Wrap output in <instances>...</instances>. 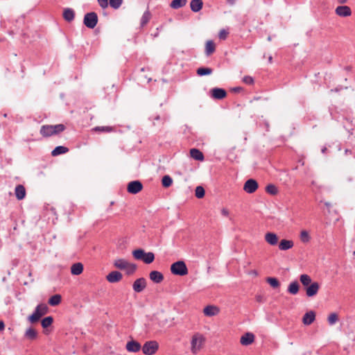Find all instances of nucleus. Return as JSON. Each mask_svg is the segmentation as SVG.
Segmentation results:
<instances>
[{
	"label": "nucleus",
	"instance_id": "obj_1",
	"mask_svg": "<svg viewBox=\"0 0 355 355\" xmlns=\"http://www.w3.org/2000/svg\"><path fill=\"white\" fill-rule=\"evenodd\" d=\"M133 257L136 260L142 261L146 264H150L155 260V254L152 252H146L142 248H137L132 252Z\"/></svg>",
	"mask_w": 355,
	"mask_h": 355
},
{
	"label": "nucleus",
	"instance_id": "obj_2",
	"mask_svg": "<svg viewBox=\"0 0 355 355\" xmlns=\"http://www.w3.org/2000/svg\"><path fill=\"white\" fill-rule=\"evenodd\" d=\"M48 311L49 307L46 304H39L36 306L32 314L28 315V320L32 324L36 323L48 312Z\"/></svg>",
	"mask_w": 355,
	"mask_h": 355
},
{
	"label": "nucleus",
	"instance_id": "obj_3",
	"mask_svg": "<svg viewBox=\"0 0 355 355\" xmlns=\"http://www.w3.org/2000/svg\"><path fill=\"white\" fill-rule=\"evenodd\" d=\"M171 272L177 276H185L188 274L189 270L185 262L178 260L171 265Z\"/></svg>",
	"mask_w": 355,
	"mask_h": 355
},
{
	"label": "nucleus",
	"instance_id": "obj_4",
	"mask_svg": "<svg viewBox=\"0 0 355 355\" xmlns=\"http://www.w3.org/2000/svg\"><path fill=\"white\" fill-rule=\"evenodd\" d=\"M152 121L154 126L162 127L164 124L169 119V116L166 112L161 114H153L148 118Z\"/></svg>",
	"mask_w": 355,
	"mask_h": 355
},
{
	"label": "nucleus",
	"instance_id": "obj_5",
	"mask_svg": "<svg viewBox=\"0 0 355 355\" xmlns=\"http://www.w3.org/2000/svg\"><path fill=\"white\" fill-rule=\"evenodd\" d=\"M98 21V15L95 12H89L84 15L83 24L89 29L94 28Z\"/></svg>",
	"mask_w": 355,
	"mask_h": 355
},
{
	"label": "nucleus",
	"instance_id": "obj_6",
	"mask_svg": "<svg viewBox=\"0 0 355 355\" xmlns=\"http://www.w3.org/2000/svg\"><path fill=\"white\" fill-rule=\"evenodd\" d=\"M141 349L145 355H153L159 349V344L156 340H148L143 345Z\"/></svg>",
	"mask_w": 355,
	"mask_h": 355
},
{
	"label": "nucleus",
	"instance_id": "obj_7",
	"mask_svg": "<svg viewBox=\"0 0 355 355\" xmlns=\"http://www.w3.org/2000/svg\"><path fill=\"white\" fill-rule=\"evenodd\" d=\"M209 95L212 99L219 101L226 98L227 93L225 89L216 87L209 90Z\"/></svg>",
	"mask_w": 355,
	"mask_h": 355
},
{
	"label": "nucleus",
	"instance_id": "obj_8",
	"mask_svg": "<svg viewBox=\"0 0 355 355\" xmlns=\"http://www.w3.org/2000/svg\"><path fill=\"white\" fill-rule=\"evenodd\" d=\"M144 188L143 184L140 180H132L128 183L127 191L130 194H137Z\"/></svg>",
	"mask_w": 355,
	"mask_h": 355
},
{
	"label": "nucleus",
	"instance_id": "obj_9",
	"mask_svg": "<svg viewBox=\"0 0 355 355\" xmlns=\"http://www.w3.org/2000/svg\"><path fill=\"white\" fill-rule=\"evenodd\" d=\"M259 187L257 181L254 179L250 178L244 183L243 190L249 193L252 194L254 193Z\"/></svg>",
	"mask_w": 355,
	"mask_h": 355
},
{
	"label": "nucleus",
	"instance_id": "obj_10",
	"mask_svg": "<svg viewBox=\"0 0 355 355\" xmlns=\"http://www.w3.org/2000/svg\"><path fill=\"white\" fill-rule=\"evenodd\" d=\"M320 289V284L317 282H312L309 286L304 288L306 295L309 297L315 296Z\"/></svg>",
	"mask_w": 355,
	"mask_h": 355
},
{
	"label": "nucleus",
	"instance_id": "obj_11",
	"mask_svg": "<svg viewBox=\"0 0 355 355\" xmlns=\"http://www.w3.org/2000/svg\"><path fill=\"white\" fill-rule=\"evenodd\" d=\"M146 279L144 277L137 279L132 284V289L135 293L142 292L146 287Z\"/></svg>",
	"mask_w": 355,
	"mask_h": 355
},
{
	"label": "nucleus",
	"instance_id": "obj_12",
	"mask_svg": "<svg viewBox=\"0 0 355 355\" xmlns=\"http://www.w3.org/2000/svg\"><path fill=\"white\" fill-rule=\"evenodd\" d=\"M141 344L136 340H134L132 338L131 340H128L126 343L125 349L128 352L136 353V352H139L141 350Z\"/></svg>",
	"mask_w": 355,
	"mask_h": 355
},
{
	"label": "nucleus",
	"instance_id": "obj_13",
	"mask_svg": "<svg viewBox=\"0 0 355 355\" xmlns=\"http://www.w3.org/2000/svg\"><path fill=\"white\" fill-rule=\"evenodd\" d=\"M105 278L108 282L114 284L120 282L122 279L123 275L118 270H113L108 273Z\"/></svg>",
	"mask_w": 355,
	"mask_h": 355
},
{
	"label": "nucleus",
	"instance_id": "obj_14",
	"mask_svg": "<svg viewBox=\"0 0 355 355\" xmlns=\"http://www.w3.org/2000/svg\"><path fill=\"white\" fill-rule=\"evenodd\" d=\"M343 128L349 133L353 135L355 130V119L351 117H345L343 121Z\"/></svg>",
	"mask_w": 355,
	"mask_h": 355
},
{
	"label": "nucleus",
	"instance_id": "obj_15",
	"mask_svg": "<svg viewBox=\"0 0 355 355\" xmlns=\"http://www.w3.org/2000/svg\"><path fill=\"white\" fill-rule=\"evenodd\" d=\"M255 336L251 332L245 333L240 339V343L243 346H248L254 341Z\"/></svg>",
	"mask_w": 355,
	"mask_h": 355
},
{
	"label": "nucleus",
	"instance_id": "obj_16",
	"mask_svg": "<svg viewBox=\"0 0 355 355\" xmlns=\"http://www.w3.org/2000/svg\"><path fill=\"white\" fill-rule=\"evenodd\" d=\"M265 241L270 245L275 246L279 242V236L277 234L272 232H268L265 234Z\"/></svg>",
	"mask_w": 355,
	"mask_h": 355
},
{
	"label": "nucleus",
	"instance_id": "obj_17",
	"mask_svg": "<svg viewBox=\"0 0 355 355\" xmlns=\"http://www.w3.org/2000/svg\"><path fill=\"white\" fill-rule=\"evenodd\" d=\"M335 12L337 15L343 17H349L352 15L351 8L347 6H339L336 10Z\"/></svg>",
	"mask_w": 355,
	"mask_h": 355
},
{
	"label": "nucleus",
	"instance_id": "obj_18",
	"mask_svg": "<svg viewBox=\"0 0 355 355\" xmlns=\"http://www.w3.org/2000/svg\"><path fill=\"white\" fill-rule=\"evenodd\" d=\"M149 278L155 284H160L164 279V275L158 270L150 271Z\"/></svg>",
	"mask_w": 355,
	"mask_h": 355
},
{
	"label": "nucleus",
	"instance_id": "obj_19",
	"mask_svg": "<svg viewBox=\"0 0 355 355\" xmlns=\"http://www.w3.org/2000/svg\"><path fill=\"white\" fill-rule=\"evenodd\" d=\"M315 320V313L313 311H309L303 315L302 322L304 325L311 324Z\"/></svg>",
	"mask_w": 355,
	"mask_h": 355
},
{
	"label": "nucleus",
	"instance_id": "obj_20",
	"mask_svg": "<svg viewBox=\"0 0 355 355\" xmlns=\"http://www.w3.org/2000/svg\"><path fill=\"white\" fill-rule=\"evenodd\" d=\"M277 244L279 249L282 251L291 249L294 245V243L292 240L286 239H282Z\"/></svg>",
	"mask_w": 355,
	"mask_h": 355
},
{
	"label": "nucleus",
	"instance_id": "obj_21",
	"mask_svg": "<svg viewBox=\"0 0 355 355\" xmlns=\"http://www.w3.org/2000/svg\"><path fill=\"white\" fill-rule=\"evenodd\" d=\"M218 307L214 305H207L203 309V313L206 316H214L219 313Z\"/></svg>",
	"mask_w": 355,
	"mask_h": 355
},
{
	"label": "nucleus",
	"instance_id": "obj_22",
	"mask_svg": "<svg viewBox=\"0 0 355 355\" xmlns=\"http://www.w3.org/2000/svg\"><path fill=\"white\" fill-rule=\"evenodd\" d=\"M62 17L66 21L71 22L75 18V11L71 8H64Z\"/></svg>",
	"mask_w": 355,
	"mask_h": 355
},
{
	"label": "nucleus",
	"instance_id": "obj_23",
	"mask_svg": "<svg viewBox=\"0 0 355 355\" xmlns=\"http://www.w3.org/2000/svg\"><path fill=\"white\" fill-rule=\"evenodd\" d=\"M189 154L191 158L196 161H203L205 159V156L203 153L198 148H193L189 150Z\"/></svg>",
	"mask_w": 355,
	"mask_h": 355
},
{
	"label": "nucleus",
	"instance_id": "obj_24",
	"mask_svg": "<svg viewBox=\"0 0 355 355\" xmlns=\"http://www.w3.org/2000/svg\"><path fill=\"white\" fill-rule=\"evenodd\" d=\"M15 193L18 200L24 199L26 194L25 187L21 184L17 185L15 189Z\"/></svg>",
	"mask_w": 355,
	"mask_h": 355
},
{
	"label": "nucleus",
	"instance_id": "obj_25",
	"mask_svg": "<svg viewBox=\"0 0 355 355\" xmlns=\"http://www.w3.org/2000/svg\"><path fill=\"white\" fill-rule=\"evenodd\" d=\"M300 284L297 280L291 282L287 288V292L291 295H297L300 291Z\"/></svg>",
	"mask_w": 355,
	"mask_h": 355
},
{
	"label": "nucleus",
	"instance_id": "obj_26",
	"mask_svg": "<svg viewBox=\"0 0 355 355\" xmlns=\"http://www.w3.org/2000/svg\"><path fill=\"white\" fill-rule=\"evenodd\" d=\"M203 7L202 0H191L190 2V8L192 12H198L202 10Z\"/></svg>",
	"mask_w": 355,
	"mask_h": 355
},
{
	"label": "nucleus",
	"instance_id": "obj_27",
	"mask_svg": "<svg viewBox=\"0 0 355 355\" xmlns=\"http://www.w3.org/2000/svg\"><path fill=\"white\" fill-rule=\"evenodd\" d=\"M84 269L83 264L80 262H77L73 263L71 266V273L73 275H80Z\"/></svg>",
	"mask_w": 355,
	"mask_h": 355
},
{
	"label": "nucleus",
	"instance_id": "obj_28",
	"mask_svg": "<svg viewBox=\"0 0 355 355\" xmlns=\"http://www.w3.org/2000/svg\"><path fill=\"white\" fill-rule=\"evenodd\" d=\"M69 149L64 146H56L51 153L53 157H56L62 154L68 153Z\"/></svg>",
	"mask_w": 355,
	"mask_h": 355
},
{
	"label": "nucleus",
	"instance_id": "obj_29",
	"mask_svg": "<svg viewBox=\"0 0 355 355\" xmlns=\"http://www.w3.org/2000/svg\"><path fill=\"white\" fill-rule=\"evenodd\" d=\"M40 133L44 137H49L51 136L54 135L51 129V125H42Z\"/></svg>",
	"mask_w": 355,
	"mask_h": 355
},
{
	"label": "nucleus",
	"instance_id": "obj_30",
	"mask_svg": "<svg viewBox=\"0 0 355 355\" xmlns=\"http://www.w3.org/2000/svg\"><path fill=\"white\" fill-rule=\"evenodd\" d=\"M62 296L60 294H55L48 300V303L51 306H56L61 303Z\"/></svg>",
	"mask_w": 355,
	"mask_h": 355
},
{
	"label": "nucleus",
	"instance_id": "obj_31",
	"mask_svg": "<svg viewBox=\"0 0 355 355\" xmlns=\"http://www.w3.org/2000/svg\"><path fill=\"white\" fill-rule=\"evenodd\" d=\"M216 51V45L213 40H208L205 44V54L209 56Z\"/></svg>",
	"mask_w": 355,
	"mask_h": 355
},
{
	"label": "nucleus",
	"instance_id": "obj_32",
	"mask_svg": "<svg viewBox=\"0 0 355 355\" xmlns=\"http://www.w3.org/2000/svg\"><path fill=\"white\" fill-rule=\"evenodd\" d=\"M213 72V69L210 67H201L197 69L196 73L199 76H209Z\"/></svg>",
	"mask_w": 355,
	"mask_h": 355
},
{
	"label": "nucleus",
	"instance_id": "obj_33",
	"mask_svg": "<svg viewBox=\"0 0 355 355\" xmlns=\"http://www.w3.org/2000/svg\"><path fill=\"white\" fill-rule=\"evenodd\" d=\"M266 281L272 288H278L280 286V282L277 277H268Z\"/></svg>",
	"mask_w": 355,
	"mask_h": 355
},
{
	"label": "nucleus",
	"instance_id": "obj_34",
	"mask_svg": "<svg viewBox=\"0 0 355 355\" xmlns=\"http://www.w3.org/2000/svg\"><path fill=\"white\" fill-rule=\"evenodd\" d=\"M161 182L164 188H168L173 184V180L169 175H164L162 178Z\"/></svg>",
	"mask_w": 355,
	"mask_h": 355
},
{
	"label": "nucleus",
	"instance_id": "obj_35",
	"mask_svg": "<svg viewBox=\"0 0 355 355\" xmlns=\"http://www.w3.org/2000/svg\"><path fill=\"white\" fill-rule=\"evenodd\" d=\"M127 266L128 261L124 259H118L114 262V266L119 270H125Z\"/></svg>",
	"mask_w": 355,
	"mask_h": 355
},
{
	"label": "nucleus",
	"instance_id": "obj_36",
	"mask_svg": "<svg viewBox=\"0 0 355 355\" xmlns=\"http://www.w3.org/2000/svg\"><path fill=\"white\" fill-rule=\"evenodd\" d=\"M53 322V318L51 315L44 317L41 320V325L42 328L47 329L52 325Z\"/></svg>",
	"mask_w": 355,
	"mask_h": 355
},
{
	"label": "nucleus",
	"instance_id": "obj_37",
	"mask_svg": "<svg viewBox=\"0 0 355 355\" xmlns=\"http://www.w3.org/2000/svg\"><path fill=\"white\" fill-rule=\"evenodd\" d=\"M187 1V0H172L170 3V6L173 9H178L184 6Z\"/></svg>",
	"mask_w": 355,
	"mask_h": 355
},
{
	"label": "nucleus",
	"instance_id": "obj_38",
	"mask_svg": "<svg viewBox=\"0 0 355 355\" xmlns=\"http://www.w3.org/2000/svg\"><path fill=\"white\" fill-rule=\"evenodd\" d=\"M150 17H151V14L150 12V11L148 10H146L141 18V21H140V26L141 27H144L145 25H146L148 24V22L149 21V20L150 19Z\"/></svg>",
	"mask_w": 355,
	"mask_h": 355
},
{
	"label": "nucleus",
	"instance_id": "obj_39",
	"mask_svg": "<svg viewBox=\"0 0 355 355\" xmlns=\"http://www.w3.org/2000/svg\"><path fill=\"white\" fill-rule=\"evenodd\" d=\"M300 281L304 286V288L309 286L311 282L312 279L307 274H302L300 276Z\"/></svg>",
	"mask_w": 355,
	"mask_h": 355
},
{
	"label": "nucleus",
	"instance_id": "obj_40",
	"mask_svg": "<svg viewBox=\"0 0 355 355\" xmlns=\"http://www.w3.org/2000/svg\"><path fill=\"white\" fill-rule=\"evenodd\" d=\"M53 133L54 135H57L60 132H63L66 129V126L64 124L60 123L56 125H51Z\"/></svg>",
	"mask_w": 355,
	"mask_h": 355
},
{
	"label": "nucleus",
	"instance_id": "obj_41",
	"mask_svg": "<svg viewBox=\"0 0 355 355\" xmlns=\"http://www.w3.org/2000/svg\"><path fill=\"white\" fill-rule=\"evenodd\" d=\"M24 336H25L26 338L33 340L36 339V338L37 336V333L35 329H34L32 327H29L26 331V333H25Z\"/></svg>",
	"mask_w": 355,
	"mask_h": 355
},
{
	"label": "nucleus",
	"instance_id": "obj_42",
	"mask_svg": "<svg viewBox=\"0 0 355 355\" xmlns=\"http://www.w3.org/2000/svg\"><path fill=\"white\" fill-rule=\"evenodd\" d=\"M92 130L98 132H110L114 130V128L112 126H96Z\"/></svg>",
	"mask_w": 355,
	"mask_h": 355
},
{
	"label": "nucleus",
	"instance_id": "obj_43",
	"mask_svg": "<svg viewBox=\"0 0 355 355\" xmlns=\"http://www.w3.org/2000/svg\"><path fill=\"white\" fill-rule=\"evenodd\" d=\"M338 315L335 312L331 313L327 318V322L329 325L335 324L338 321Z\"/></svg>",
	"mask_w": 355,
	"mask_h": 355
},
{
	"label": "nucleus",
	"instance_id": "obj_44",
	"mask_svg": "<svg viewBox=\"0 0 355 355\" xmlns=\"http://www.w3.org/2000/svg\"><path fill=\"white\" fill-rule=\"evenodd\" d=\"M266 191L268 194L275 196L278 193V189L275 184H269L266 187Z\"/></svg>",
	"mask_w": 355,
	"mask_h": 355
},
{
	"label": "nucleus",
	"instance_id": "obj_45",
	"mask_svg": "<svg viewBox=\"0 0 355 355\" xmlns=\"http://www.w3.org/2000/svg\"><path fill=\"white\" fill-rule=\"evenodd\" d=\"M205 195V190L202 186H198L195 190V196L197 198H202Z\"/></svg>",
	"mask_w": 355,
	"mask_h": 355
},
{
	"label": "nucleus",
	"instance_id": "obj_46",
	"mask_svg": "<svg viewBox=\"0 0 355 355\" xmlns=\"http://www.w3.org/2000/svg\"><path fill=\"white\" fill-rule=\"evenodd\" d=\"M125 270H126V274L128 275H132L137 270V265L135 263L128 262L127 268H125Z\"/></svg>",
	"mask_w": 355,
	"mask_h": 355
},
{
	"label": "nucleus",
	"instance_id": "obj_47",
	"mask_svg": "<svg viewBox=\"0 0 355 355\" xmlns=\"http://www.w3.org/2000/svg\"><path fill=\"white\" fill-rule=\"evenodd\" d=\"M123 0H109V5L113 9H118L121 7Z\"/></svg>",
	"mask_w": 355,
	"mask_h": 355
},
{
	"label": "nucleus",
	"instance_id": "obj_48",
	"mask_svg": "<svg viewBox=\"0 0 355 355\" xmlns=\"http://www.w3.org/2000/svg\"><path fill=\"white\" fill-rule=\"evenodd\" d=\"M300 239L302 242L304 243H308L310 241L311 237L309 236V232L306 230H302L301 232Z\"/></svg>",
	"mask_w": 355,
	"mask_h": 355
},
{
	"label": "nucleus",
	"instance_id": "obj_49",
	"mask_svg": "<svg viewBox=\"0 0 355 355\" xmlns=\"http://www.w3.org/2000/svg\"><path fill=\"white\" fill-rule=\"evenodd\" d=\"M229 34V32L225 29H221L218 33V38L221 40H226L227 35Z\"/></svg>",
	"mask_w": 355,
	"mask_h": 355
},
{
	"label": "nucleus",
	"instance_id": "obj_50",
	"mask_svg": "<svg viewBox=\"0 0 355 355\" xmlns=\"http://www.w3.org/2000/svg\"><path fill=\"white\" fill-rule=\"evenodd\" d=\"M243 81L247 85H252L254 82L253 78L250 76H245L243 78Z\"/></svg>",
	"mask_w": 355,
	"mask_h": 355
},
{
	"label": "nucleus",
	"instance_id": "obj_51",
	"mask_svg": "<svg viewBox=\"0 0 355 355\" xmlns=\"http://www.w3.org/2000/svg\"><path fill=\"white\" fill-rule=\"evenodd\" d=\"M97 1L98 3L99 6L101 8L105 9L108 7V5H109L108 0H97Z\"/></svg>",
	"mask_w": 355,
	"mask_h": 355
},
{
	"label": "nucleus",
	"instance_id": "obj_52",
	"mask_svg": "<svg viewBox=\"0 0 355 355\" xmlns=\"http://www.w3.org/2000/svg\"><path fill=\"white\" fill-rule=\"evenodd\" d=\"M198 338L200 339V341H202L203 340V338L201 336L200 338H198V335H194L193 337H192V339H191V347L192 348L195 347L196 343H197V341L198 340Z\"/></svg>",
	"mask_w": 355,
	"mask_h": 355
},
{
	"label": "nucleus",
	"instance_id": "obj_53",
	"mask_svg": "<svg viewBox=\"0 0 355 355\" xmlns=\"http://www.w3.org/2000/svg\"><path fill=\"white\" fill-rule=\"evenodd\" d=\"M343 89H347V87H343V86L338 85L335 89H331V92H338L341 91Z\"/></svg>",
	"mask_w": 355,
	"mask_h": 355
},
{
	"label": "nucleus",
	"instance_id": "obj_54",
	"mask_svg": "<svg viewBox=\"0 0 355 355\" xmlns=\"http://www.w3.org/2000/svg\"><path fill=\"white\" fill-rule=\"evenodd\" d=\"M242 90H243V87H235L232 88V91L234 93L240 92Z\"/></svg>",
	"mask_w": 355,
	"mask_h": 355
},
{
	"label": "nucleus",
	"instance_id": "obj_55",
	"mask_svg": "<svg viewBox=\"0 0 355 355\" xmlns=\"http://www.w3.org/2000/svg\"><path fill=\"white\" fill-rule=\"evenodd\" d=\"M221 214L225 216H227L229 215V211H227V209L223 208L221 210Z\"/></svg>",
	"mask_w": 355,
	"mask_h": 355
},
{
	"label": "nucleus",
	"instance_id": "obj_56",
	"mask_svg": "<svg viewBox=\"0 0 355 355\" xmlns=\"http://www.w3.org/2000/svg\"><path fill=\"white\" fill-rule=\"evenodd\" d=\"M5 329V323L3 320H0V331H3Z\"/></svg>",
	"mask_w": 355,
	"mask_h": 355
},
{
	"label": "nucleus",
	"instance_id": "obj_57",
	"mask_svg": "<svg viewBox=\"0 0 355 355\" xmlns=\"http://www.w3.org/2000/svg\"><path fill=\"white\" fill-rule=\"evenodd\" d=\"M226 2H227L228 4H230V5H231V6H233V5H234V4H235V3H236V0H226Z\"/></svg>",
	"mask_w": 355,
	"mask_h": 355
},
{
	"label": "nucleus",
	"instance_id": "obj_58",
	"mask_svg": "<svg viewBox=\"0 0 355 355\" xmlns=\"http://www.w3.org/2000/svg\"><path fill=\"white\" fill-rule=\"evenodd\" d=\"M321 152L322 154H326L327 152V147L325 146H323L322 148H321Z\"/></svg>",
	"mask_w": 355,
	"mask_h": 355
},
{
	"label": "nucleus",
	"instance_id": "obj_59",
	"mask_svg": "<svg viewBox=\"0 0 355 355\" xmlns=\"http://www.w3.org/2000/svg\"><path fill=\"white\" fill-rule=\"evenodd\" d=\"M250 274H252V275H255V276H257V275H258V272H257L256 270H252V271L250 272Z\"/></svg>",
	"mask_w": 355,
	"mask_h": 355
},
{
	"label": "nucleus",
	"instance_id": "obj_60",
	"mask_svg": "<svg viewBox=\"0 0 355 355\" xmlns=\"http://www.w3.org/2000/svg\"><path fill=\"white\" fill-rule=\"evenodd\" d=\"M352 67L351 66H347L344 68L345 70L347 71H350L352 70Z\"/></svg>",
	"mask_w": 355,
	"mask_h": 355
},
{
	"label": "nucleus",
	"instance_id": "obj_61",
	"mask_svg": "<svg viewBox=\"0 0 355 355\" xmlns=\"http://www.w3.org/2000/svg\"><path fill=\"white\" fill-rule=\"evenodd\" d=\"M324 205L327 207V208L328 209L329 211H330L329 209L331 206V204L329 202H325Z\"/></svg>",
	"mask_w": 355,
	"mask_h": 355
},
{
	"label": "nucleus",
	"instance_id": "obj_62",
	"mask_svg": "<svg viewBox=\"0 0 355 355\" xmlns=\"http://www.w3.org/2000/svg\"><path fill=\"white\" fill-rule=\"evenodd\" d=\"M347 0H338V3L343 4L347 2Z\"/></svg>",
	"mask_w": 355,
	"mask_h": 355
},
{
	"label": "nucleus",
	"instance_id": "obj_63",
	"mask_svg": "<svg viewBox=\"0 0 355 355\" xmlns=\"http://www.w3.org/2000/svg\"><path fill=\"white\" fill-rule=\"evenodd\" d=\"M257 300L258 302H261V296H259H259H257Z\"/></svg>",
	"mask_w": 355,
	"mask_h": 355
},
{
	"label": "nucleus",
	"instance_id": "obj_64",
	"mask_svg": "<svg viewBox=\"0 0 355 355\" xmlns=\"http://www.w3.org/2000/svg\"><path fill=\"white\" fill-rule=\"evenodd\" d=\"M272 56H270V57L268 58V62H272Z\"/></svg>",
	"mask_w": 355,
	"mask_h": 355
}]
</instances>
